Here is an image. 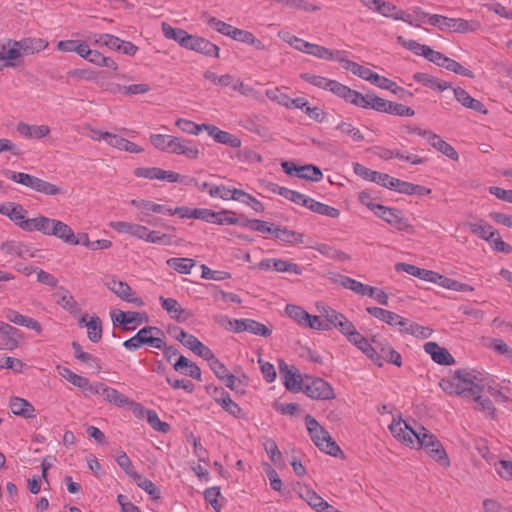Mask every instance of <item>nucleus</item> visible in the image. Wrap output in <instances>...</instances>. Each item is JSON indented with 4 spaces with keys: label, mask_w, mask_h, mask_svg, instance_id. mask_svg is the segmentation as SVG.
<instances>
[{
    "label": "nucleus",
    "mask_w": 512,
    "mask_h": 512,
    "mask_svg": "<svg viewBox=\"0 0 512 512\" xmlns=\"http://www.w3.org/2000/svg\"><path fill=\"white\" fill-rule=\"evenodd\" d=\"M439 385L443 391L450 395L473 397L474 401L478 404V410L490 417H494L495 407L489 398L481 396L484 386L481 384V380L472 372L458 370L451 377L441 379Z\"/></svg>",
    "instance_id": "nucleus-1"
},
{
    "label": "nucleus",
    "mask_w": 512,
    "mask_h": 512,
    "mask_svg": "<svg viewBox=\"0 0 512 512\" xmlns=\"http://www.w3.org/2000/svg\"><path fill=\"white\" fill-rule=\"evenodd\" d=\"M20 228L28 232L39 231L47 236H55L61 239L64 243L77 242L76 235L69 225L60 220L48 218L46 216L28 219L20 224Z\"/></svg>",
    "instance_id": "nucleus-2"
},
{
    "label": "nucleus",
    "mask_w": 512,
    "mask_h": 512,
    "mask_svg": "<svg viewBox=\"0 0 512 512\" xmlns=\"http://www.w3.org/2000/svg\"><path fill=\"white\" fill-rule=\"evenodd\" d=\"M305 423L311 440L321 451L334 457L343 454L339 445L315 418L308 414L305 417Z\"/></svg>",
    "instance_id": "nucleus-3"
},
{
    "label": "nucleus",
    "mask_w": 512,
    "mask_h": 512,
    "mask_svg": "<svg viewBox=\"0 0 512 512\" xmlns=\"http://www.w3.org/2000/svg\"><path fill=\"white\" fill-rule=\"evenodd\" d=\"M5 176L11 179L13 182L22 184L26 187L33 189L36 192L43 193L45 195H57L64 194L65 190L57 185L44 181L36 176L23 173V172H15L9 169L3 170Z\"/></svg>",
    "instance_id": "nucleus-4"
},
{
    "label": "nucleus",
    "mask_w": 512,
    "mask_h": 512,
    "mask_svg": "<svg viewBox=\"0 0 512 512\" xmlns=\"http://www.w3.org/2000/svg\"><path fill=\"white\" fill-rule=\"evenodd\" d=\"M301 391L308 397L316 400H328L335 397L331 385L322 378L306 376Z\"/></svg>",
    "instance_id": "nucleus-5"
},
{
    "label": "nucleus",
    "mask_w": 512,
    "mask_h": 512,
    "mask_svg": "<svg viewBox=\"0 0 512 512\" xmlns=\"http://www.w3.org/2000/svg\"><path fill=\"white\" fill-rule=\"evenodd\" d=\"M283 171L289 176H297L298 178L318 182L323 178L322 171L313 164L297 166L292 161H283L281 163Z\"/></svg>",
    "instance_id": "nucleus-6"
},
{
    "label": "nucleus",
    "mask_w": 512,
    "mask_h": 512,
    "mask_svg": "<svg viewBox=\"0 0 512 512\" xmlns=\"http://www.w3.org/2000/svg\"><path fill=\"white\" fill-rule=\"evenodd\" d=\"M376 212L374 213L379 218L386 221L392 227L396 228L399 231H410L412 230L411 224H409L408 220L403 217L402 212L395 208L386 207L380 205V207H376Z\"/></svg>",
    "instance_id": "nucleus-7"
},
{
    "label": "nucleus",
    "mask_w": 512,
    "mask_h": 512,
    "mask_svg": "<svg viewBox=\"0 0 512 512\" xmlns=\"http://www.w3.org/2000/svg\"><path fill=\"white\" fill-rule=\"evenodd\" d=\"M15 44L17 40L9 39L6 45H2L0 51V71L5 68H16L22 64L23 54Z\"/></svg>",
    "instance_id": "nucleus-8"
},
{
    "label": "nucleus",
    "mask_w": 512,
    "mask_h": 512,
    "mask_svg": "<svg viewBox=\"0 0 512 512\" xmlns=\"http://www.w3.org/2000/svg\"><path fill=\"white\" fill-rule=\"evenodd\" d=\"M373 343L375 344V355L370 357V359L376 365L381 367L383 365V361L392 363L398 367L402 365L401 355L392 346H390L388 343L384 344L374 339Z\"/></svg>",
    "instance_id": "nucleus-9"
},
{
    "label": "nucleus",
    "mask_w": 512,
    "mask_h": 512,
    "mask_svg": "<svg viewBox=\"0 0 512 512\" xmlns=\"http://www.w3.org/2000/svg\"><path fill=\"white\" fill-rule=\"evenodd\" d=\"M93 133L95 134L93 136V139L99 140L103 139L105 140L110 146L118 148L119 150H124L130 153H141L143 152V148L138 146L137 144L119 137L115 134L109 133V132H101L94 130Z\"/></svg>",
    "instance_id": "nucleus-10"
},
{
    "label": "nucleus",
    "mask_w": 512,
    "mask_h": 512,
    "mask_svg": "<svg viewBox=\"0 0 512 512\" xmlns=\"http://www.w3.org/2000/svg\"><path fill=\"white\" fill-rule=\"evenodd\" d=\"M105 285L120 299L132 303L137 307L144 305L142 298L137 296L136 293L132 291L128 283L112 279L111 281L106 282Z\"/></svg>",
    "instance_id": "nucleus-11"
},
{
    "label": "nucleus",
    "mask_w": 512,
    "mask_h": 512,
    "mask_svg": "<svg viewBox=\"0 0 512 512\" xmlns=\"http://www.w3.org/2000/svg\"><path fill=\"white\" fill-rule=\"evenodd\" d=\"M293 369L294 368L290 367L285 361H279V371L283 378L284 386L289 391L298 392L303 388L304 379Z\"/></svg>",
    "instance_id": "nucleus-12"
},
{
    "label": "nucleus",
    "mask_w": 512,
    "mask_h": 512,
    "mask_svg": "<svg viewBox=\"0 0 512 512\" xmlns=\"http://www.w3.org/2000/svg\"><path fill=\"white\" fill-rule=\"evenodd\" d=\"M353 171L359 177L377 183L383 187L388 188V183L391 181V176L386 173L373 171L360 163L353 164Z\"/></svg>",
    "instance_id": "nucleus-13"
},
{
    "label": "nucleus",
    "mask_w": 512,
    "mask_h": 512,
    "mask_svg": "<svg viewBox=\"0 0 512 512\" xmlns=\"http://www.w3.org/2000/svg\"><path fill=\"white\" fill-rule=\"evenodd\" d=\"M112 320L114 323H118L123 327V330H133L135 327H129V324L136 323L142 324L148 322V316L145 313L139 312H124L118 311L112 314Z\"/></svg>",
    "instance_id": "nucleus-14"
},
{
    "label": "nucleus",
    "mask_w": 512,
    "mask_h": 512,
    "mask_svg": "<svg viewBox=\"0 0 512 512\" xmlns=\"http://www.w3.org/2000/svg\"><path fill=\"white\" fill-rule=\"evenodd\" d=\"M415 429L412 428L408 423L399 421H393L389 425V430L399 441L405 443L408 446L414 447V434Z\"/></svg>",
    "instance_id": "nucleus-15"
},
{
    "label": "nucleus",
    "mask_w": 512,
    "mask_h": 512,
    "mask_svg": "<svg viewBox=\"0 0 512 512\" xmlns=\"http://www.w3.org/2000/svg\"><path fill=\"white\" fill-rule=\"evenodd\" d=\"M162 308L169 316L178 322H184L191 317V313L181 307L179 302L174 298L159 297Z\"/></svg>",
    "instance_id": "nucleus-16"
},
{
    "label": "nucleus",
    "mask_w": 512,
    "mask_h": 512,
    "mask_svg": "<svg viewBox=\"0 0 512 512\" xmlns=\"http://www.w3.org/2000/svg\"><path fill=\"white\" fill-rule=\"evenodd\" d=\"M424 351L429 354L434 362L440 365H452L455 363L454 357L449 351L440 347L436 342H427L424 344Z\"/></svg>",
    "instance_id": "nucleus-17"
},
{
    "label": "nucleus",
    "mask_w": 512,
    "mask_h": 512,
    "mask_svg": "<svg viewBox=\"0 0 512 512\" xmlns=\"http://www.w3.org/2000/svg\"><path fill=\"white\" fill-rule=\"evenodd\" d=\"M214 392L216 394L214 397L215 402L226 412L236 418H240L242 416V408L231 399L229 393L222 388H215Z\"/></svg>",
    "instance_id": "nucleus-18"
},
{
    "label": "nucleus",
    "mask_w": 512,
    "mask_h": 512,
    "mask_svg": "<svg viewBox=\"0 0 512 512\" xmlns=\"http://www.w3.org/2000/svg\"><path fill=\"white\" fill-rule=\"evenodd\" d=\"M4 316L8 321H10L16 325H20V326H24L29 329H32L35 332H37L38 334H40L42 332V326L38 321H36L35 319H33L31 317L22 315L21 313H19L16 310L6 309L4 311Z\"/></svg>",
    "instance_id": "nucleus-19"
},
{
    "label": "nucleus",
    "mask_w": 512,
    "mask_h": 512,
    "mask_svg": "<svg viewBox=\"0 0 512 512\" xmlns=\"http://www.w3.org/2000/svg\"><path fill=\"white\" fill-rule=\"evenodd\" d=\"M454 96L458 102H460L464 107L472 109L481 114H487L488 110L485 108L484 104L479 100L471 97L469 93L461 87H457L453 89Z\"/></svg>",
    "instance_id": "nucleus-20"
},
{
    "label": "nucleus",
    "mask_w": 512,
    "mask_h": 512,
    "mask_svg": "<svg viewBox=\"0 0 512 512\" xmlns=\"http://www.w3.org/2000/svg\"><path fill=\"white\" fill-rule=\"evenodd\" d=\"M326 90H329L336 94L337 96L345 99L347 102L352 103L354 105L357 104L360 92L345 86L338 81L331 80L329 81Z\"/></svg>",
    "instance_id": "nucleus-21"
},
{
    "label": "nucleus",
    "mask_w": 512,
    "mask_h": 512,
    "mask_svg": "<svg viewBox=\"0 0 512 512\" xmlns=\"http://www.w3.org/2000/svg\"><path fill=\"white\" fill-rule=\"evenodd\" d=\"M18 44H15L21 49L23 56L32 55L39 53L48 46V42L42 38L26 37L21 40H17Z\"/></svg>",
    "instance_id": "nucleus-22"
},
{
    "label": "nucleus",
    "mask_w": 512,
    "mask_h": 512,
    "mask_svg": "<svg viewBox=\"0 0 512 512\" xmlns=\"http://www.w3.org/2000/svg\"><path fill=\"white\" fill-rule=\"evenodd\" d=\"M173 368L177 372L190 376L193 379L201 380V369L199 366L183 355H180L176 362L173 363Z\"/></svg>",
    "instance_id": "nucleus-23"
},
{
    "label": "nucleus",
    "mask_w": 512,
    "mask_h": 512,
    "mask_svg": "<svg viewBox=\"0 0 512 512\" xmlns=\"http://www.w3.org/2000/svg\"><path fill=\"white\" fill-rule=\"evenodd\" d=\"M9 407L12 413L17 416H21L26 419L35 417V408L26 399L20 397H12L9 402Z\"/></svg>",
    "instance_id": "nucleus-24"
},
{
    "label": "nucleus",
    "mask_w": 512,
    "mask_h": 512,
    "mask_svg": "<svg viewBox=\"0 0 512 512\" xmlns=\"http://www.w3.org/2000/svg\"><path fill=\"white\" fill-rule=\"evenodd\" d=\"M358 102L356 106L361 108H371L378 112H387V108L389 105V101L383 98H380L373 94L363 95L360 93Z\"/></svg>",
    "instance_id": "nucleus-25"
},
{
    "label": "nucleus",
    "mask_w": 512,
    "mask_h": 512,
    "mask_svg": "<svg viewBox=\"0 0 512 512\" xmlns=\"http://www.w3.org/2000/svg\"><path fill=\"white\" fill-rule=\"evenodd\" d=\"M18 133L25 138L41 139L50 133V128L47 125H29L20 122L17 125Z\"/></svg>",
    "instance_id": "nucleus-26"
},
{
    "label": "nucleus",
    "mask_w": 512,
    "mask_h": 512,
    "mask_svg": "<svg viewBox=\"0 0 512 512\" xmlns=\"http://www.w3.org/2000/svg\"><path fill=\"white\" fill-rule=\"evenodd\" d=\"M177 141L178 137L170 135L152 134L150 136L152 145L156 149L167 153H175Z\"/></svg>",
    "instance_id": "nucleus-27"
},
{
    "label": "nucleus",
    "mask_w": 512,
    "mask_h": 512,
    "mask_svg": "<svg viewBox=\"0 0 512 512\" xmlns=\"http://www.w3.org/2000/svg\"><path fill=\"white\" fill-rule=\"evenodd\" d=\"M131 205L134 206L137 209L136 218L139 222L146 223L148 225L156 226L158 224V218H154L152 216V213H154L152 210H146V205L151 203L150 200H144V199H132Z\"/></svg>",
    "instance_id": "nucleus-28"
},
{
    "label": "nucleus",
    "mask_w": 512,
    "mask_h": 512,
    "mask_svg": "<svg viewBox=\"0 0 512 512\" xmlns=\"http://www.w3.org/2000/svg\"><path fill=\"white\" fill-rule=\"evenodd\" d=\"M397 271H404L407 274H410L412 276H415L419 279L426 280L429 282H435V278L437 275V272L426 270L419 268L417 266L407 264V263H397L395 266Z\"/></svg>",
    "instance_id": "nucleus-29"
},
{
    "label": "nucleus",
    "mask_w": 512,
    "mask_h": 512,
    "mask_svg": "<svg viewBox=\"0 0 512 512\" xmlns=\"http://www.w3.org/2000/svg\"><path fill=\"white\" fill-rule=\"evenodd\" d=\"M339 278H340V284L344 288L350 289V290L354 291L355 293H358L361 295H368L369 297L374 296L376 287L365 285V284H363L355 279H352L348 276L339 275Z\"/></svg>",
    "instance_id": "nucleus-30"
},
{
    "label": "nucleus",
    "mask_w": 512,
    "mask_h": 512,
    "mask_svg": "<svg viewBox=\"0 0 512 512\" xmlns=\"http://www.w3.org/2000/svg\"><path fill=\"white\" fill-rule=\"evenodd\" d=\"M0 333L5 336L3 347L6 350H13L18 347L17 337L20 336V331L8 323L0 321Z\"/></svg>",
    "instance_id": "nucleus-31"
},
{
    "label": "nucleus",
    "mask_w": 512,
    "mask_h": 512,
    "mask_svg": "<svg viewBox=\"0 0 512 512\" xmlns=\"http://www.w3.org/2000/svg\"><path fill=\"white\" fill-rule=\"evenodd\" d=\"M0 213L10 218V220L14 221L19 227L20 224L27 221L25 219L26 211L19 204L15 203H6L1 205Z\"/></svg>",
    "instance_id": "nucleus-32"
},
{
    "label": "nucleus",
    "mask_w": 512,
    "mask_h": 512,
    "mask_svg": "<svg viewBox=\"0 0 512 512\" xmlns=\"http://www.w3.org/2000/svg\"><path fill=\"white\" fill-rule=\"evenodd\" d=\"M0 249L7 255H16L22 258L34 257V254L27 245L16 241H6L2 243Z\"/></svg>",
    "instance_id": "nucleus-33"
},
{
    "label": "nucleus",
    "mask_w": 512,
    "mask_h": 512,
    "mask_svg": "<svg viewBox=\"0 0 512 512\" xmlns=\"http://www.w3.org/2000/svg\"><path fill=\"white\" fill-rule=\"evenodd\" d=\"M413 79L424 86H427L433 90L444 91L451 87L448 82L441 81L438 78L431 76L427 73L418 72L413 75Z\"/></svg>",
    "instance_id": "nucleus-34"
},
{
    "label": "nucleus",
    "mask_w": 512,
    "mask_h": 512,
    "mask_svg": "<svg viewBox=\"0 0 512 512\" xmlns=\"http://www.w3.org/2000/svg\"><path fill=\"white\" fill-rule=\"evenodd\" d=\"M428 141L429 143L438 151L443 153L448 158L457 161L459 158L456 150L446 141H444L440 136L436 134L429 133Z\"/></svg>",
    "instance_id": "nucleus-35"
},
{
    "label": "nucleus",
    "mask_w": 512,
    "mask_h": 512,
    "mask_svg": "<svg viewBox=\"0 0 512 512\" xmlns=\"http://www.w3.org/2000/svg\"><path fill=\"white\" fill-rule=\"evenodd\" d=\"M470 231L477 235L479 238L489 241L494 239L498 235V230L494 229L493 226L481 220L478 223H469Z\"/></svg>",
    "instance_id": "nucleus-36"
},
{
    "label": "nucleus",
    "mask_w": 512,
    "mask_h": 512,
    "mask_svg": "<svg viewBox=\"0 0 512 512\" xmlns=\"http://www.w3.org/2000/svg\"><path fill=\"white\" fill-rule=\"evenodd\" d=\"M149 332H156V334H163L162 330L154 326H146L140 329L133 337L124 341L123 346L128 350H136L143 344V336Z\"/></svg>",
    "instance_id": "nucleus-37"
},
{
    "label": "nucleus",
    "mask_w": 512,
    "mask_h": 512,
    "mask_svg": "<svg viewBox=\"0 0 512 512\" xmlns=\"http://www.w3.org/2000/svg\"><path fill=\"white\" fill-rule=\"evenodd\" d=\"M100 395H102L107 402H110L118 407H123L129 403L128 397L120 393L115 388L109 387L104 383Z\"/></svg>",
    "instance_id": "nucleus-38"
},
{
    "label": "nucleus",
    "mask_w": 512,
    "mask_h": 512,
    "mask_svg": "<svg viewBox=\"0 0 512 512\" xmlns=\"http://www.w3.org/2000/svg\"><path fill=\"white\" fill-rule=\"evenodd\" d=\"M434 283H437L444 288L454 290V291H461V292L474 291V288L471 285L461 283L457 280L445 277L439 273H437Z\"/></svg>",
    "instance_id": "nucleus-39"
},
{
    "label": "nucleus",
    "mask_w": 512,
    "mask_h": 512,
    "mask_svg": "<svg viewBox=\"0 0 512 512\" xmlns=\"http://www.w3.org/2000/svg\"><path fill=\"white\" fill-rule=\"evenodd\" d=\"M275 237L289 244L303 243L304 234L289 230L287 227H276L273 230Z\"/></svg>",
    "instance_id": "nucleus-40"
},
{
    "label": "nucleus",
    "mask_w": 512,
    "mask_h": 512,
    "mask_svg": "<svg viewBox=\"0 0 512 512\" xmlns=\"http://www.w3.org/2000/svg\"><path fill=\"white\" fill-rule=\"evenodd\" d=\"M307 208L317 214L324 215L331 218H338L340 215L339 209L329 206L327 204L310 199Z\"/></svg>",
    "instance_id": "nucleus-41"
},
{
    "label": "nucleus",
    "mask_w": 512,
    "mask_h": 512,
    "mask_svg": "<svg viewBox=\"0 0 512 512\" xmlns=\"http://www.w3.org/2000/svg\"><path fill=\"white\" fill-rule=\"evenodd\" d=\"M348 340L356 345L367 357L375 355V348L372 346L367 338L362 336L357 330L348 337Z\"/></svg>",
    "instance_id": "nucleus-42"
},
{
    "label": "nucleus",
    "mask_w": 512,
    "mask_h": 512,
    "mask_svg": "<svg viewBox=\"0 0 512 512\" xmlns=\"http://www.w3.org/2000/svg\"><path fill=\"white\" fill-rule=\"evenodd\" d=\"M299 496L316 512H318L325 503V500L320 495L308 487H306L304 491L299 492Z\"/></svg>",
    "instance_id": "nucleus-43"
},
{
    "label": "nucleus",
    "mask_w": 512,
    "mask_h": 512,
    "mask_svg": "<svg viewBox=\"0 0 512 512\" xmlns=\"http://www.w3.org/2000/svg\"><path fill=\"white\" fill-rule=\"evenodd\" d=\"M87 335L91 342L98 343L102 338V324L98 316H93L86 323Z\"/></svg>",
    "instance_id": "nucleus-44"
},
{
    "label": "nucleus",
    "mask_w": 512,
    "mask_h": 512,
    "mask_svg": "<svg viewBox=\"0 0 512 512\" xmlns=\"http://www.w3.org/2000/svg\"><path fill=\"white\" fill-rule=\"evenodd\" d=\"M175 153L185 155L190 159H196L199 156V149L196 145H192L190 140L178 138Z\"/></svg>",
    "instance_id": "nucleus-45"
},
{
    "label": "nucleus",
    "mask_w": 512,
    "mask_h": 512,
    "mask_svg": "<svg viewBox=\"0 0 512 512\" xmlns=\"http://www.w3.org/2000/svg\"><path fill=\"white\" fill-rule=\"evenodd\" d=\"M413 438L414 446L418 445L420 448L424 449L425 447H428L430 443H433V441L437 437L433 435L430 431H428L425 427L419 425L415 429V434Z\"/></svg>",
    "instance_id": "nucleus-46"
},
{
    "label": "nucleus",
    "mask_w": 512,
    "mask_h": 512,
    "mask_svg": "<svg viewBox=\"0 0 512 512\" xmlns=\"http://www.w3.org/2000/svg\"><path fill=\"white\" fill-rule=\"evenodd\" d=\"M197 46L195 48V52H198V53H201V54H204L205 56H209V57H215V58H218L219 57V47L210 42L209 40L203 38V37H200L198 36V39H197Z\"/></svg>",
    "instance_id": "nucleus-47"
},
{
    "label": "nucleus",
    "mask_w": 512,
    "mask_h": 512,
    "mask_svg": "<svg viewBox=\"0 0 512 512\" xmlns=\"http://www.w3.org/2000/svg\"><path fill=\"white\" fill-rule=\"evenodd\" d=\"M440 67L468 78H474V73L471 70L465 68L460 63L447 56L443 58V61L440 63Z\"/></svg>",
    "instance_id": "nucleus-48"
},
{
    "label": "nucleus",
    "mask_w": 512,
    "mask_h": 512,
    "mask_svg": "<svg viewBox=\"0 0 512 512\" xmlns=\"http://www.w3.org/2000/svg\"><path fill=\"white\" fill-rule=\"evenodd\" d=\"M166 263L170 268L181 274H189L195 265L194 260L189 258H170Z\"/></svg>",
    "instance_id": "nucleus-49"
},
{
    "label": "nucleus",
    "mask_w": 512,
    "mask_h": 512,
    "mask_svg": "<svg viewBox=\"0 0 512 512\" xmlns=\"http://www.w3.org/2000/svg\"><path fill=\"white\" fill-rule=\"evenodd\" d=\"M308 54L320 59L336 60L340 55V50H330L324 46L311 43Z\"/></svg>",
    "instance_id": "nucleus-50"
},
{
    "label": "nucleus",
    "mask_w": 512,
    "mask_h": 512,
    "mask_svg": "<svg viewBox=\"0 0 512 512\" xmlns=\"http://www.w3.org/2000/svg\"><path fill=\"white\" fill-rule=\"evenodd\" d=\"M162 32L167 39H172L179 43L182 46L184 43L187 32L181 28H174L171 25L163 22L162 23Z\"/></svg>",
    "instance_id": "nucleus-51"
},
{
    "label": "nucleus",
    "mask_w": 512,
    "mask_h": 512,
    "mask_svg": "<svg viewBox=\"0 0 512 512\" xmlns=\"http://www.w3.org/2000/svg\"><path fill=\"white\" fill-rule=\"evenodd\" d=\"M133 478L135 479L137 485L145 492H147L152 498L157 499L160 497L159 489L151 480L143 477L138 473H136Z\"/></svg>",
    "instance_id": "nucleus-52"
},
{
    "label": "nucleus",
    "mask_w": 512,
    "mask_h": 512,
    "mask_svg": "<svg viewBox=\"0 0 512 512\" xmlns=\"http://www.w3.org/2000/svg\"><path fill=\"white\" fill-rule=\"evenodd\" d=\"M397 43L412 51L416 55L425 57V53L430 49L429 46L420 44L415 40H406L403 36L397 37Z\"/></svg>",
    "instance_id": "nucleus-53"
},
{
    "label": "nucleus",
    "mask_w": 512,
    "mask_h": 512,
    "mask_svg": "<svg viewBox=\"0 0 512 512\" xmlns=\"http://www.w3.org/2000/svg\"><path fill=\"white\" fill-rule=\"evenodd\" d=\"M454 18L434 14L428 17V23L438 27L442 31H452Z\"/></svg>",
    "instance_id": "nucleus-54"
},
{
    "label": "nucleus",
    "mask_w": 512,
    "mask_h": 512,
    "mask_svg": "<svg viewBox=\"0 0 512 512\" xmlns=\"http://www.w3.org/2000/svg\"><path fill=\"white\" fill-rule=\"evenodd\" d=\"M432 332L433 330L431 328L421 326L415 322H411L408 328L401 329V333L410 334L421 339L430 337Z\"/></svg>",
    "instance_id": "nucleus-55"
},
{
    "label": "nucleus",
    "mask_w": 512,
    "mask_h": 512,
    "mask_svg": "<svg viewBox=\"0 0 512 512\" xmlns=\"http://www.w3.org/2000/svg\"><path fill=\"white\" fill-rule=\"evenodd\" d=\"M285 312L291 319L302 326H304L306 318L309 317V313L297 305L288 304Z\"/></svg>",
    "instance_id": "nucleus-56"
},
{
    "label": "nucleus",
    "mask_w": 512,
    "mask_h": 512,
    "mask_svg": "<svg viewBox=\"0 0 512 512\" xmlns=\"http://www.w3.org/2000/svg\"><path fill=\"white\" fill-rule=\"evenodd\" d=\"M147 421L150 426L158 432L167 433L170 431V425L167 422L161 421L157 412L154 410H147Z\"/></svg>",
    "instance_id": "nucleus-57"
},
{
    "label": "nucleus",
    "mask_w": 512,
    "mask_h": 512,
    "mask_svg": "<svg viewBox=\"0 0 512 512\" xmlns=\"http://www.w3.org/2000/svg\"><path fill=\"white\" fill-rule=\"evenodd\" d=\"M280 195L283 196L284 198H286L296 204L302 205L306 208L311 199L310 197H308L300 192L288 189L286 187H285V190L280 191Z\"/></svg>",
    "instance_id": "nucleus-58"
},
{
    "label": "nucleus",
    "mask_w": 512,
    "mask_h": 512,
    "mask_svg": "<svg viewBox=\"0 0 512 512\" xmlns=\"http://www.w3.org/2000/svg\"><path fill=\"white\" fill-rule=\"evenodd\" d=\"M145 241L154 244L172 245L173 236L170 234L160 233L159 231L149 230Z\"/></svg>",
    "instance_id": "nucleus-59"
},
{
    "label": "nucleus",
    "mask_w": 512,
    "mask_h": 512,
    "mask_svg": "<svg viewBox=\"0 0 512 512\" xmlns=\"http://www.w3.org/2000/svg\"><path fill=\"white\" fill-rule=\"evenodd\" d=\"M273 269L277 272H289L296 275L302 273V269L297 264L282 259H274Z\"/></svg>",
    "instance_id": "nucleus-60"
},
{
    "label": "nucleus",
    "mask_w": 512,
    "mask_h": 512,
    "mask_svg": "<svg viewBox=\"0 0 512 512\" xmlns=\"http://www.w3.org/2000/svg\"><path fill=\"white\" fill-rule=\"evenodd\" d=\"M246 331L263 337H268L272 333V329L267 327L266 325L253 320V319H247V328Z\"/></svg>",
    "instance_id": "nucleus-61"
},
{
    "label": "nucleus",
    "mask_w": 512,
    "mask_h": 512,
    "mask_svg": "<svg viewBox=\"0 0 512 512\" xmlns=\"http://www.w3.org/2000/svg\"><path fill=\"white\" fill-rule=\"evenodd\" d=\"M336 129L342 132L343 134L350 136L355 142H360L364 140V136L360 132V130L355 128L351 123L342 121L336 126Z\"/></svg>",
    "instance_id": "nucleus-62"
},
{
    "label": "nucleus",
    "mask_w": 512,
    "mask_h": 512,
    "mask_svg": "<svg viewBox=\"0 0 512 512\" xmlns=\"http://www.w3.org/2000/svg\"><path fill=\"white\" fill-rule=\"evenodd\" d=\"M388 189L407 195H413L414 184L392 177L390 183H388Z\"/></svg>",
    "instance_id": "nucleus-63"
},
{
    "label": "nucleus",
    "mask_w": 512,
    "mask_h": 512,
    "mask_svg": "<svg viewBox=\"0 0 512 512\" xmlns=\"http://www.w3.org/2000/svg\"><path fill=\"white\" fill-rule=\"evenodd\" d=\"M235 212L229 210H222L220 212H215V217L211 221V223L218 225H234L236 222Z\"/></svg>",
    "instance_id": "nucleus-64"
}]
</instances>
